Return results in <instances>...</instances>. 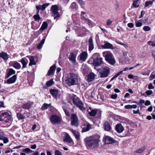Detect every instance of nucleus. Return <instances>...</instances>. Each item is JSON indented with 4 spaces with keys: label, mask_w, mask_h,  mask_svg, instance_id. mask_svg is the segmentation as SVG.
Instances as JSON below:
<instances>
[{
    "label": "nucleus",
    "mask_w": 155,
    "mask_h": 155,
    "mask_svg": "<svg viewBox=\"0 0 155 155\" xmlns=\"http://www.w3.org/2000/svg\"><path fill=\"white\" fill-rule=\"evenodd\" d=\"M100 136L98 135H95L90 137H87L85 139L86 145L87 147L95 148L98 147L100 142Z\"/></svg>",
    "instance_id": "1"
},
{
    "label": "nucleus",
    "mask_w": 155,
    "mask_h": 155,
    "mask_svg": "<svg viewBox=\"0 0 155 155\" xmlns=\"http://www.w3.org/2000/svg\"><path fill=\"white\" fill-rule=\"evenodd\" d=\"M66 78L65 83L69 86L77 84L79 83L78 76L74 73L68 74Z\"/></svg>",
    "instance_id": "2"
},
{
    "label": "nucleus",
    "mask_w": 155,
    "mask_h": 155,
    "mask_svg": "<svg viewBox=\"0 0 155 155\" xmlns=\"http://www.w3.org/2000/svg\"><path fill=\"white\" fill-rule=\"evenodd\" d=\"M103 56L105 58V60L111 65H114L116 61L112 53L109 51H106L103 52Z\"/></svg>",
    "instance_id": "3"
},
{
    "label": "nucleus",
    "mask_w": 155,
    "mask_h": 155,
    "mask_svg": "<svg viewBox=\"0 0 155 155\" xmlns=\"http://www.w3.org/2000/svg\"><path fill=\"white\" fill-rule=\"evenodd\" d=\"M93 64L95 66H101L102 63V58L100 57V54L98 53H94L93 56Z\"/></svg>",
    "instance_id": "4"
},
{
    "label": "nucleus",
    "mask_w": 155,
    "mask_h": 155,
    "mask_svg": "<svg viewBox=\"0 0 155 155\" xmlns=\"http://www.w3.org/2000/svg\"><path fill=\"white\" fill-rule=\"evenodd\" d=\"M73 103L81 110L83 111L85 110V108L84 106L83 103L78 97L76 96L74 97L73 99Z\"/></svg>",
    "instance_id": "5"
},
{
    "label": "nucleus",
    "mask_w": 155,
    "mask_h": 155,
    "mask_svg": "<svg viewBox=\"0 0 155 155\" xmlns=\"http://www.w3.org/2000/svg\"><path fill=\"white\" fill-rule=\"evenodd\" d=\"M110 73V69L107 66L103 67L99 72L100 77L101 78L107 77Z\"/></svg>",
    "instance_id": "6"
},
{
    "label": "nucleus",
    "mask_w": 155,
    "mask_h": 155,
    "mask_svg": "<svg viewBox=\"0 0 155 155\" xmlns=\"http://www.w3.org/2000/svg\"><path fill=\"white\" fill-rule=\"evenodd\" d=\"M11 119V116L8 112H4L0 115V121L8 122Z\"/></svg>",
    "instance_id": "7"
},
{
    "label": "nucleus",
    "mask_w": 155,
    "mask_h": 155,
    "mask_svg": "<svg viewBox=\"0 0 155 155\" xmlns=\"http://www.w3.org/2000/svg\"><path fill=\"white\" fill-rule=\"evenodd\" d=\"M78 117L75 114H72L71 117V124L77 127L78 126Z\"/></svg>",
    "instance_id": "8"
},
{
    "label": "nucleus",
    "mask_w": 155,
    "mask_h": 155,
    "mask_svg": "<svg viewBox=\"0 0 155 155\" xmlns=\"http://www.w3.org/2000/svg\"><path fill=\"white\" fill-rule=\"evenodd\" d=\"M51 10L54 16H55L54 18V19L57 20L58 19L57 18L60 17V15L58 13V6L56 5H52L51 7Z\"/></svg>",
    "instance_id": "9"
},
{
    "label": "nucleus",
    "mask_w": 155,
    "mask_h": 155,
    "mask_svg": "<svg viewBox=\"0 0 155 155\" xmlns=\"http://www.w3.org/2000/svg\"><path fill=\"white\" fill-rule=\"evenodd\" d=\"M50 120L53 123H58L61 121L60 118L57 115H51L50 117Z\"/></svg>",
    "instance_id": "10"
},
{
    "label": "nucleus",
    "mask_w": 155,
    "mask_h": 155,
    "mask_svg": "<svg viewBox=\"0 0 155 155\" xmlns=\"http://www.w3.org/2000/svg\"><path fill=\"white\" fill-rule=\"evenodd\" d=\"M49 5V3H46L43 4L42 5H36V8L37 10H38L37 12H38V14H39L40 10L43 11L45 9L46 7L48 6Z\"/></svg>",
    "instance_id": "11"
},
{
    "label": "nucleus",
    "mask_w": 155,
    "mask_h": 155,
    "mask_svg": "<svg viewBox=\"0 0 155 155\" xmlns=\"http://www.w3.org/2000/svg\"><path fill=\"white\" fill-rule=\"evenodd\" d=\"M105 143L106 144H110L115 142V140L109 136H106L104 138Z\"/></svg>",
    "instance_id": "12"
},
{
    "label": "nucleus",
    "mask_w": 155,
    "mask_h": 155,
    "mask_svg": "<svg viewBox=\"0 0 155 155\" xmlns=\"http://www.w3.org/2000/svg\"><path fill=\"white\" fill-rule=\"evenodd\" d=\"M102 48L104 49H114V47L113 45L110 43L107 42L104 45L102 46Z\"/></svg>",
    "instance_id": "13"
},
{
    "label": "nucleus",
    "mask_w": 155,
    "mask_h": 155,
    "mask_svg": "<svg viewBox=\"0 0 155 155\" xmlns=\"http://www.w3.org/2000/svg\"><path fill=\"white\" fill-rule=\"evenodd\" d=\"M115 129L117 132L121 133L124 130V128L121 124H117L116 126Z\"/></svg>",
    "instance_id": "14"
},
{
    "label": "nucleus",
    "mask_w": 155,
    "mask_h": 155,
    "mask_svg": "<svg viewBox=\"0 0 155 155\" xmlns=\"http://www.w3.org/2000/svg\"><path fill=\"white\" fill-rule=\"evenodd\" d=\"M50 94L52 96L55 97L57 98L58 96V90L55 89H51L50 90Z\"/></svg>",
    "instance_id": "15"
},
{
    "label": "nucleus",
    "mask_w": 155,
    "mask_h": 155,
    "mask_svg": "<svg viewBox=\"0 0 155 155\" xmlns=\"http://www.w3.org/2000/svg\"><path fill=\"white\" fill-rule=\"evenodd\" d=\"M17 75H15L7 80V83L8 84L15 83L17 79Z\"/></svg>",
    "instance_id": "16"
},
{
    "label": "nucleus",
    "mask_w": 155,
    "mask_h": 155,
    "mask_svg": "<svg viewBox=\"0 0 155 155\" xmlns=\"http://www.w3.org/2000/svg\"><path fill=\"white\" fill-rule=\"evenodd\" d=\"M70 57L69 58L70 61L73 64H75L76 62V55L74 53L71 52L70 53Z\"/></svg>",
    "instance_id": "17"
},
{
    "label": "nucleus",
    "mask_w": 155,
    "mask_h": 155,
    "mask_svg": "<svg viewBox=\"0 0 155 155\" xmlns=\"http://www.w3.org/2000/svg\"><path fill=\"white\" fill-rule=\"evenodd\" d=\"M30 60V62L29 64V65L31 66L33 65H35L36 63L35 62L34 57L31 56H27Z\"/></svg>",
    "instance_id": "18"
},
{
    "label": "nucleus",
    "mask_w": 155,
    "mask_h": 155,
    "mask_svg": "<svg viewBox=\"0 0 155 155\" xmlns=\"http://www.w3.org/2000/svg\"><path fill=\"white\" fill-rule=\"evenodd\" d=\"M64 140L66 142L71 143L72 141V139L69 135L68 134L66 133L64 137Z\"/></svg>",
    "instance_id": "19"
},
{
    "label": "nucleus",
    "mask_w": 155,
    "mask_h": 155,
    "mask_svg": "<svg viewBox=\"0 0 155 155\" xmlns=\"http://www.w3.org/2000/svg\"><path fill=\"white\" fill-rule=\"evenodd\" d=\"M89 43V51L92 50L94 48V45L93 42V39L92 37H91L89 39L88 41Z\"/></svg>",
    "instance_id": "20"
},
{
    "label": "nucleus",
    "mask_w": 155,
    "mask_h": 155,
    "mask_svg": "<svg viewBox=\"0 0 155 155\" xmlns=\"http://www.w3.org/2000/svg\"><path fill=\"white\" fill-rule=\"evenodd\" d=\"M0 57L2 58L5 61H7L8 58V55L7 53L3 51L0 53Z\"/></svg>",
    "instance_id": "21"
},
{
    "label": "nucleus",
    "mask_w": 155,
    "mask_h": 155,
    "mask_svg": "<svg viewBox=\"0 0 155 155\" xmlns=\"http://www.w3.org/2000/svg\"><path fill=\"white\" fill-rule=\"evenodd\" d=\"M21 62L22 65V68H25L28 62V60L25 58H23L21 59Z\"/></svg>",
    "instance_id": "22"
},
{
    "label": "nucleus",
    "mask_w": 155,
    "mask_h": 155,
    "mask_svg": "<svg viewBox=\"0 0 155 155\" xmlns=\"http://www.w3.org/2000/svg\"><path fill=\"white\" fill-rule=\"evenodd\" d=\"M95 74L93 72L90 73L87 76V80L88 81H92L94 79Z\"/></svg>",
    "instance_id": "23"
},
{
    "label": "nucleus",
    "mask_w": 155,
    "mask_h": 155,
    "mask_svg": "<svg viewBox=\"0 0 155 155\" xmlns=\"http://www.w3.org/2000/svg\"><path fill=\"white\" fill-rule=\"evenodd\" d=\"M0 140H3V142L5 143H7L9 141L8 139L5 137L2 133L0 134Z\"/></svg>",
    "instance_id": "24"
},
{
    "label": "nucleus",
    "mask_w": 155,
    "mask_h": 155,
    "mask_svg": "<svg viewBox=\"0 0 155 155\" xmlns=\"http://www.w3.org/2000/svg\"><path fill=\"white\" fill-rule=\"evenodd\" d=\"M87 54L86 52H85L81 53L80 54V59L83 61H84L87 58Z\"/></svg>",
    "instance_id": "25"
},
{
    "label": "nucleus",
    "mask_w": 155,
    "mask_h": 155,
    "mask_svg": "<svg viewBox=\"0 0 155 155\" xmlns=\"http://www.w3.org/2000/svg\"><path fill=\"white\" fill-rule=\"evenodd\" d=\"M91 128V126L89 124H86L82 127V131L85 132L88 131Z\"/></svg>",
    "instance_id": "26"
},
{
    "label": "nucleus",
    "mask_w": 155,
    "mask_h": 155,
    "mask_svg": "<svg viewBox=\"0 0 155 155\" xmlns=\"http://www.w3.org/2000/svg\"><path fill=\"white\" fill-rule=\"evenodd\" d=\"M15 73V71L12 68L9 69V71L7 73V78H8L10 76Z\"/></svg>",
    "instance_id": "27"
},
{
    "label": "nucleus",
    "mask_w": 155,
    "mask_h": 155,
    "mask_svg": "<svg viewBox=\"0 0 155 155\" xmlns=\"http://www.w3.org/2000/svg\"><path fill=\"white\" fill-rule=\"evenodd\" d=\"M55 67H56L54 65L51 66L48 72V74L49 76H51L52 74L55 69Z\"/></svg>",
    "instance_id": "28"
},
{
    "label": "nucleus",
    "mask_w": 155,
    "mask_h": 155,
    "mask_svg": "<svg viewBox=\"0 0 155 155\" xmlns=\"http://www.w3.org/2000/svg\"><path fill=\"white\" fill-rule=\"evenodd\" d=\"M71 131L74 134L77 140H80V136L79 133L76 132L75 130L73 129L71 130Z\"/></svg>",
    "instance_id": "29"
},
{
    "label": "nucleus",
    "mask_w": 155,
    "mask_h": 155,
    "mask_svg": "<svg viewBox=\"0 0 155 155\" xmlns=\"http://www.w3.org/2000/svg\"><path fill=\"white\" fill-rule=\"evenodd\" d=\"M104 127L105 130L106 131H109L111 129V127L108 122H106L105 123Z\"/></svg>",
    "instance_id": "30"
},
{
    "label": "nucleus",
    "mask_w": 155,
    "mask_h": 155,
    "mask_svg": "<svg viewBox=\"0 0 155 155\" xmlns=\"http://www.w3.org/2000/svg\"><path fill=\"white\" fill-rule=\"evenodd\" d=\"M45 39V38L44 37V38L41 40V42L38 45L37 48L38 49H41L43 46Z\"/></svg>",
    "instance_id": "31"
},
{
    "label": "nucleus",
    "mask_w": 155,
    "mask_h": 155,
    "mask_svg": "<svg viewBox=\"0 0 155 155\" xmlns=\"http://www.w3.org/2000/svg\"><path fill=\"white\" fill-rule=\"evenodd\" d=\"M48 26V25L47 22L46 21L44 22L40 28V30L42 31L45 30L47 28Z\"/></svg>",
    "instance_id": "32"
},
{
    "label": "nucleus",
    "mask_w": 155,
    "mask_h": 155,
    "mask_svg": "<svg viewBox=\"0 0 155 155\" xmlns=\"http://www.w3.org/2000/svg\"><path fill=\"white\" fill-rule=\"evenodd\" d=\"M13 66L17 69H19L21 68L20 64L17 62H15L13 63Z\"/></svg>",
    "instance_id": "33"
},
{
    "label": "nucleus",
    "mask_w": 155,
    "mask_h": 155,
    "mask_svg": "<svg viewBox=\"0 0 155 155\" xmlns=\"http://www.w3.org/2000/svg\"><path fill=\"white\" fill-rule=\"evenodd\" d=\"M53 79H50L49 81L46 82V84L47 87H50L54 84V82L53 81Z\"/></svg>",
    "instance_id": "34"
},
{
    "label": "nucleus",
    "mask_w": 155,
    "mask_h": 155,
    "mask_svg": "<svg viewBox=\"0 0 155 155\" xmlns=\"http://www.w3.org/2000/svg\"><path fill=\"white\" fill-rule=\"evenodd\" d=\"M145 150V148L144 147L140 148L137 150L135 152L136 153H142Z\"/></svg>",
    "instance_id": "35"
},
{
    "label": "nucleus",
    "mask_w": 155,
    "mask_h": 155,
    "mask_svg": "<svg viewBox=\"0 0 155 155\" xmlns=\"http://www.w3.org/2000/svg\"><path fill=\"white\" fill-rule=\"evenodd\" d=\"M97 113L96 110H92L91 111H89L88 114L91 116H94Z\"/></svg>",
    "instance_id": "36"
},
{
    "label": "nucleus",
    "mask_w": 155,
    "mask_h": 155,
    "mask_svg": "<svg viewBox=\"0 0 155 155\" xmlns=\"http://www.w3.org/2000/svg\"><path fill=\"white\" fill-rule=\"evenodd\" d=\"M33 18L35 21H38V22L41 19V18L39 15V14H38V12H37V15H34Z\"/></svg>",
    "instance_id": "37"
},
{
    "label": "nucleus",
    "mask_w": 155,
    "mask_h": 155,
    "mask_svg": "<svg viewBox=\"0 0 155 155\" xmlns=\"http://www.w3.org/2000/svg\"><path fill=\"white\" fill-rule=\"evenodd\" d=\"M123 72V71H120L117 73L116 74L114 75V76L110 80V81H112L114 80L115 78H117L118 76L120 75Z\"/></svg>",
    "instance_id": "38"
},
{
    "label": "nucleus",
    "mask_w": 155,
    "mask_h": 155,
    "mask_svg": "<svg viewBox=\"0 0 155 155\" xmlns=\"http://www.w3.org/2000/svg\"><path fill=\"white\" fill-rule=\"evenodd\" d=\"M77 7L78 6L75 2H73L70 6V8L71 9H76Z\"/></svg>",
    "instance_id": "39"
},
{
    "label": "nucleus",
    "mask_w": 155,
    "mask_h": 155,
    "mask_svg": "<svg viewBox=\"0 0 155 155\" xmlns=\"http://www.w3.org/2000/svg\"><path fill=\"white\" fill-rule=\"evenodd\" d=\"M22 151L23 152H25L27 153H31L33 152L32 150H31L30 148H28L24 149L22 150Z\"/></svg>",
    "instance_id": "40"
},
{
    "label": "nucleus",
    "mask_w": 155,
    "mask_h": 155,
    "mask_svg": "<svg viewBox=\"0 0 155 155\" xmlns=\"http://www.w3.org/2000/svg\"><path fill=\"white\" fill-rule=\"evenodd\" d=\"M51 104H47L45 103L42 105L41 109L42 110L47 109Z\"/></svg>",
    "instance_id": "41"
},
{
    "label": "nucleus",
    "mask_w": 155,
    "mask_h": 155,
    "mask_svg": "<svg viewBox=\"0 0 155 155\" xmlns=\"http://www.w3.org/2000/svg\"><path fill=\"white\" fill-rule=\"evenodd\" d=\"M17 116L19 119H23L25 118L24 115L20 113L17 114Z\"/></svg>",
    "instance_id": "42"
},
{
    "label": "nucleus",
    "mask_w": 155,
    "mask_h": 155,
    "mask_svg": "<svg viewBox=\"0 0 155 155\" xmlns=\"http://www.w3.org/2000/svg\"><path fill=\"white\" fill-rule=\"evenodd\" d=\"M135 25L137 27H140L142 25V23L141 22L137 21L135 22Z\"/></svg>",
    "instance_id": "43"
},
{
    "label": "nucleus",
    "mask_w": 155,
    "mask_h": 155,
    "mask_svg": "<svg viewBox=\"0 0 155 155\" xmlns=\"http://www.w3.org/2000/svg\"><path fill=\"white\" fill-rule=\"evenodd\" d=\"M30 104H24L22 106L23 108L25 109H28L30 108Z\"/></svg>",
    "instance_id": "44"
},
{
    "label": "nucleus",
    "mask_w": 155,
    "mask_h": 155,
    "mask_svg": "<svg viewBox=\"0 0 155 155\" xmlns=\"http://www.w3.org/2000/svg\"><path fill=\"white\" fill-rule=\"evenodd\" d=\"M139 0H136L133 1V5L134 7H138L139 5H137V4L138 1Z\"/></svg>",
    "instance_id": "45"
},
{
    "label": "nucleus",
    "mask_w": 155,
    "mask_h": 155,
    "mask_svg": "<svg viewBox=\"0 0 155 155\" xmlns=\"http://www.w3.org/2000/svg\"><path fill=\"white\" fill-rule=\"evenodd\" d=\"M152 2H151V1H147L145 2V6L147 7H148L149 5H152Z\"/></svg>",
    "instance_id": "46"
},
{
    "label": "nucleus",
    "mask_w": 155,
    "mask_h": 155,
    "mask_svg": "<svg viewBox=\"0 0 155 155\" xmlns=\"http://www.w3.org/2000/svg\"><path fill=\"white\" fill-rule=\"evenodd\" d=\"M150 29V28L148 26H144L143 28V30L145 31H149Z\"/></svg>",
    "instance_id": "47"
},
{
    "label": "nucleus",
    "mask_w": 155,
    "mask_h": 155,
    "mask_svg": "<svg viewBox=\"0 0 155 155\" xmlns=\"http://www.w3.org/2000/svg\"><path fill=\"white\" fill-rule=\"evenodd\" d=\"M148 43L150 46H155V41H149L148 42Z\"/></svg>",
    "instance_id": "48"
},
{
    "label": "nucleus",
    "mask_w": 155,
    "mask_h": 155,
    "mask_svg": "<svg viewBox=\"0 0 155 155\" xmlns=\"http://www.w3.org/2000/svg\"><path fill=\"white\" fill-rule=\"evenodd\" d=\"M128 77L130 79H133L134 80H136L135 78H137V76H134L133 75L130 74L128 75Z\"/></svg>",
    "instance_id": "49"
},
{
    "label": "nucleus",
    "mask_w": 155,
    "mask_h": 155,
    "mask_svg": "<svg viewBox=\"0 0 155 155\" xmlns=\"http://www.w3.org/2000/svg\"><path fill=\"white\" fill-rule=\"evenodd\" d=\"M55 155H62L61 152L58 150H56L54 152Z\"/></svg>",
    "instance_id": "50"
},
{
    "label": "nucleus",
    "mask_w": 155,
    "mask_h": 155,
    "mask_svg": "<svg viewBox=\"0 0 155 155\" xmlns=\"http://www.w3.org/2000/svg\"><path fill=\"white\" fill-rule=\"evenodd\" d=\"M63 110L66 115L67 116H70V114L68 111L67 109L64 108Z\"/></svg>",
    "instance_id": "51"
},
{
    "label": "nucleus",
    "mask_w": 155,
    "mask_h": 155,
    "mask_svg": "<svg viewBox=\"0 0 155 155\" xmlns=\"http://www.w3.org/2000/svg\"><path fill=\"white\" fill-rule=\"evenodd\" d=\"M153 93V92L151 90H148L146 91V93L148 95L151 94Z\"/></svg>",
    "instance_id": "52"
},
{
    "label": "nucleus",
    "mask_w": 155,
    "mask_h": 155,
    "mask_svg": "<svg viewBox=\"0 0 155 155\" xmlns=\"http://www.w3.org/2000/svg\"><path fill=\"white\" fill-rule=\"evenodd\" d=\"M117 97V95L116 94H112L111 96V97L112 99H115Z\"/></svg>",
    "instance_id": "53"
},
{
    "label": "nucleus",
    "mask_w": 155,
    "mask_h": 155,
    "mask_svg": "<svg viewBox=\"0 0 155 155\" xmlns=\"http://www.w3.org/2000/svg\"><path fill=\"white\" fill-rule=\"evenodd\" d=\"M78 2L79 3L80 5H84V2L83 0H77Z\"/></svg>",
    "instance_id": "54"
},
{
    "label": "nucleus",
    "mask_w": 155,
    "mask_h": 155,
    "mask_svg": "<svg viewBox=\"0 0 155 155\" xmlns=\"http://www.w3.org/2000/svg\"><path fill=\"white\" fill-rule=\"evenodd\" d=\"M154 88V87L153 86L152 84L150 83L149 84L148 86V88L149 89H153Z\"/></svg>",
    "instance_id": "55"
},
{
    "label": "nucleus",
    "mask_w": 155,
    "mask_h": 155,
    "mask_svg": "<svg viewBox=\"0 0 155 155\" xmlns=\"http://www.w3.org/2000/svg\"><path fill=\"white\" fill-rule=\"evenodd\" d=\"M127 26L130 28H132L134 27V24L132 23H129L127 24Z\"/></svg>",
    "instance_id": "56"
},
{
    "label": "nucleus",
    "mask_w": 155,
    "mask_h": 155,
    "mask_svg": "<svg viewBox=\"0 0 155 155\" xmlns=\"http://www.w3.org/2000/svg\"><path fill=\"white\" fill-rule=\"evenodd\" d=\"M151 104L150 102L148 100H147L145 102V105L146 106H148L150 105Z\"/></svg>",
    "instance_id": "57"
},
{
    "label": "nucleus",
    "mask_w": 155,
    "mask_h": 155,
    "mask_svg": "<svg viewBox=\"0 0 155 155\" xmlns=\"http://www.w3.org/2000/svg\"><path fill=\"white\" fill-rule=\"evenodd\" d=\"M133 111L134 114H140V113L139 109H138L137 110H134Z\"/></svg>",
    "instance_id": "58"
},
{
    "label": "nucleus",
    "mask_w": 155,
    "mask_h": 155,
    "mask_svg": "<svg viewBox=\"0 0 155 155\" xmlns=\"http://www.w3.org/2000/svg\"><path fill=\"white\" fill-rule=\"evenodd\" d=\"M124 107L125 109H131V105H125Z\"/></svg>",
    "instance_id": "59"
},
{
    "label": "nucleus",
    "mask_w": 155,
    "mask_h": 155,
    "mask_svg": "<svg viewBox=\"0 0 155 155\" xmlns=\"http://www.w3.org/2000/svg\"><path fill=\"white\" fill-rule=\"evenodd\" d=\"M36 148V145L35 144H34L33 145H32L31 147V148L32 149H35Z\"/></svg>",
    "instance_id": "60"
},
{
    "label": "nucleus",
    "mask_w": 155,
    "mask_h": 155,
    "mask_svg": "<svg viewBox=\"0 0 155 155\" xmlns=\"http://www.w3.org/2000/svg\"><path fill=\"white\" fill-rule=\"evenodd\" d=\"M145 13V12L143 11H142L141 12V14L140 17V18H141L143 17L144 14Z\"/></svg>",
    "instance_id": "61"
},
{
    "label": "nucleus",
    "mask_w": 155,
    "mask_h": 155,
    "mask_svg": "<svg viewBox=\"0 0 155 155\" xmlns=\"http://www.w3.org/2000/svg\"><path fill=\"white\" fill-rule=\"evenodd\" d=\"M112 23V21L109 20H107V25H109Z\"/></svg>",
    "instance_id": "62"
},
{
    "label": "nucleus",
    "mask_w": 155,
    "mask_h": 155,
    "mask_svg": "<svg viewBox=\"0 0 155 155\" xmlns=\"http://www.w3.org/2000/svg\"><path fill=\"white\" fill-rule=\"evenodd\" d=\"M153 109V107L151 106H150V107L148 109H147V110L148 111H151Z\"/></svg>",
    "instance_id": "63"
},
{
    "label": "nucleus",
    "mask_w": 155,
    "mask_h": 155,
    "mask_svg": "<svg viewBox=\"0 0 155 155\" xmlns=\"http://www.w3.org/2000/svg\"><path fill=\"white\" fill-rule=\"evenodd\" d=\"M5 107L4 106V103L3 102L0 101V107Z\"/></svg>",
    "instance_id": "64"
}]
</instances>
